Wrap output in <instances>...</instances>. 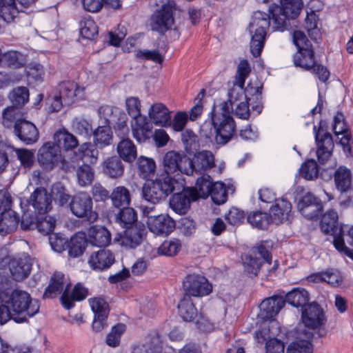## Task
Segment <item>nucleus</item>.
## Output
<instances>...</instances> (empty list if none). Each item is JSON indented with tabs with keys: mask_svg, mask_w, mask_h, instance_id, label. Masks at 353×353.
Wrapping results in <instances>:
<instances>
[{
	"mask_svg": "<svg viewBox=\"0 0 353 353\" xmlns=\"http://www.w3.org/2000/svg\"><path fill=\"white\" fill-rule=\"evenodd\" d=\"M94 143L99 148L110 145L112 142V132L110 126H99L93 131Z\"/></svg>",
	"mask_w": 353,
	"mask_h": 353,
	"instance_id": "nucleus-41",
	"label": "nucleus"
},
{
	"mask_svg": "<svg viewBox=\"0 0 353 353\" xmlns=\"http://www.w3.org/2000/svg\"><path fill=\"white\" fill-rule=\"evenodd\" d=\"M20 10L15 0H0V17L6 22L12 21Z\"/></svg>",
	"mask_w": 353,
	"mask_h": 353,
	"instance_id": "nucleus-48",
	"label": "nucleus"
},
{
	"mask_svg": "<svg viewBox=\"0 0 353 353\" xmlns=\"http://www.w3.org/2000/svg\"><path fill=\"white\" fill-rule=\"evenodd\" d=\"M123 161L117 155L105 158L101 164L103 174L110 179L121 178L125 171V165Z\"/></svg>",
	"mask_w": 353,
	"mask_h": 353,
	"instance_id": "nucleus-23",
	"label": "nucleus"
},
{
	"mask_svg": "<svg viewBox=\"0 0 353 353\" xmlns=\"http://www.w3.org/2000/svg\"><path fill=\"white\" fill-rule=\"evenodd\" d=\"M301 320L305 327L312 330H318L317 336L313 334L312 338H319L325 334L324 329L321 327L325 323L326 319L321 307L316 302H312L302 310Z\"/></svg>",
	"mask_w": 353,
	"mask_h": 353,
	"instance_id": "nucleus-8",
	"label": "nucleus"
},
{
	"mask_svg": "<svg viewBox=\"0 0 353 353\" xmlns=\"http://www.w3.org/2000/svg\"><path fill=\"white\" fill-rule=\"evenodd\" d=\"M92 199L86 193H79L72 197L70 209L77 217L85 218L89 223L94 222L98 214L92 210Z\"/></svg>",
	"mask_w": 353,
	"mask_h": 353,
	"instance_id": "nucleus-12",
	"label": "nucleus"
},
{
	"mask_svg": "<svg viewBox=\"0 0 353 353\" xmlns=\"http://www.w3.org/2000/svg\"><path fill=\"white\" fill-rule=\"evenodd\" d=\"M281 6L274 4L270 7L272 14L274 28L283 30L288 19H294L300 14L303 3L302 0H281Z\"/></svg>",
	"mask_w": 353,
	"mask_h": 353,
	"instance_id": "nucleus-6",
	"label": "nucleus"
},
{
	"mask_svg": "<svg viewBox=\"0 0 353 353\" xmlns=\"http://www.w3.org/2000/svg\"><path fill=\"white\" fill-rule=\"evenodd\" d=\"M77 176L81 186H87L94 180V172L90 165L85 164L78 168Z\"/></svg>",
	"mask_w": 353,
	"mask_h": 353,
	"instance_id": "nucleus-56",
	"label": "nucleus"
},
{
	"mask_svg": "<svg viewBox=\"0 0 353 353\" xmlns=\"http://www.w3.org/2000/svg\"><path fill=\"white\" fill-rule=\"evenodd\" d=\"M88 295V289L81 283H77L69 295V290L63 291L61 296V302L63 306L70 310L74 307V301H80L85 299Z\"/></svg>",
	"mask_w": 353,
	"mask_h": 353,
	"instance_id": "nucleus-31",
	"label": "nucleus"
},
{
	"mask_svg": "<svg viewBox=\"0 0 353 353\" xmlns=\"http://www.w3.org/2000/svg\"><path fill=\"white\" fill-rule=\"evenodd\" d=\"M54 143L65 150H72L79 145V141L75 136L68 132L65 129L58 130L54 134Z\"/></svg>",
	"mask_w": 353,
	"mask_h": 353,
	"instance_id": "nucleus-37",
	"label": "nucleus"
},
{
	"mask_svg": "<svg viewBox=\"0 0 353 353\" xmlns=\"http://www.w3.org/2000/svg\"><path fill=\"white\" fill-rule=\"evenodd\" d=\"M86 245L85 236L83 233H77L71 237L68 245V254L72 257H78L81 256Z\"/></svg>",
	"mask_w": 353,
	"mask_h": 353,
	"instance_id": "nucleus-47",
	"label": "nucleus"
},
{
	"mask_svg": "<svg viewBox=\"0 0 353 353\" xmlns=\"http://www.w3.org/2000/svg\"><path fill=\"white\" fill-rule=\"evenodd\" d=\"M273 223L279 225L288 221L292 216V204L287 199L281 198L270 208Z\"/></svg>",
	"mask_w": 353,
	"mask_h": 353,
	"instance_id": "nucleus-25",
	"label": "nucleus"
},
{
	"mask_svg": "<svg viewBox=\"0 0 353 353\" xmlns=\"http://www.w3.org/2000/svg\"><path fill=\"white\" fill-rule=\"evenodd\" d=\"M117 151L118 157L128 163L133 162L137 156L136 146L130 139H121L117 144Z\"/></svg>",
	"mask_w": 353,
	"mask_h": 353,
	"instance_id": "nucleus-38",
	"label": "nucleus"
},
{
	"mask_svg": "<svg viewBox=\"0 0 353 353\" xmlns=\"http://www.w3.org/2000/svg\"><path fill=\"white\" fill-rule=\"evenodd\" d=\"M269 12H270V11L269 10ZM270 14H271L272 20L273 21L272 14L271 12H270ZM289 21H290V19L287 20V26L283 30H278V29L274 28V24H273L274 22L272 21V28L274 30L283 31L284 30L288 28V27L289 26V24H288ZM270 26H271V22H270V14L258 10V11L254 12L252 17L251 21L250 22V24H249V31H250V34H252L254 29H255V28L267 30Z\"/></svg>",
	"mask_w": 353,
	"mask_h": 353,
	"instance_id": "nucleus-32",
	"label": "nucleus"
},
{
	"mask_svg": "<svg viewBox=\"0 0 353 353\" xmlns=\"http://www.w3.org/2000/svg\"><path fill=\"white\" fill-rule=\"evenodd\" d=\"M122 112L121 110L110 105H102L98 110V114L100 119H104V123L106 126H110L115 123L117 119Z\"/></svg>",
	"mask_w": 353,
	"mask_h": 353,
	"instance_id": "nucleus-51",
	"label": "nucleus"
},
{
	"mask_svg": "<svg viewBox=\"0 0 353 353\" xmlns=\"http://www.w3.org/2000/svg\"><path fill=\"white\" fill-rule=\"evenodd\" d=\"M210 195L215 204L221 205L224 203L228 198V194L224 184L220 182L214 183L211 187Z\"/></svg>",
	"mask_w": 353,
	"mask_h": 353,
	"instance_id": "nucleus-57",
	"label": "nucleus"
},
{
	"mask_svg": "<svg viewBox=\"0 0 353 353\" xmlns=\"http://www.w3.org/2000/svg\"><path fill=\"white\" fill-rule=\"evenodd\" d=\"M25 63V56L18 51H8L0 57V65L2 68L18 69L22 68Z\"/></svg>",
	"mask_w": 353,
	"mask_h": 353,
	"instance_id": "nucleus-34",
	"label": "nucleus"
},
{
	"mask_svg": "<svg viewBox=\"0 0 353 353\" xmlns=\"http://www.w3.org/2000/svg\"><path fill=\"white\" fill-rule=\"evenodd\" d=\"M110 198L113 205L117 208L128 206L131 200L130 192L124 186L115 188L110 194Z\"/></svg>",
	"mask_w": 353,
	"mask_h": 353,
	"instance_id": "nucleus-49",
	"label": "nucleus"
},
{
	"mask_svg": "<svg viewBox=\"0 0 353 353\" xmlns=\"http://www.w3.org/2000/svg\"><path fill=\"white\" fill-rule=\"evenodd\" d=\"M80 34L88 39H93L98 34V27L90 17H85L81 21Z\"/></svg>",
	"mask_w": 353,
	"mask_h": 353,
	"instance_id": "nucleus-52",
	"label": "nucleus"
},
{
	"mask_svg": "<svg viewBox=\"0 0 353 353\" xmlns=\"http://www.w3.org/2000/svg\"><path fill=\"white\" fill-rule=\"evenodd\" d=\"M178 308L180 316L185 321H193L197 315V310L192 299L186 296L183 295L178 305Z\"/></svg>",
	"mask_w": 353,
	"mask_h": 353,
	"instance_id": "nucleus-45",
	"label": "nucleus"
},
{
	"mask_svg": "<svg viewBox=\"0 0 353 353\" xmlns=\"http://www.w3.org/2000/svg\"><path fill=\"white\" fill-rule=\"evenodd\" d=\"M139 176L145 179L153 176L156 170V163L153 159L140 156L137 161Z\"/></svg>",
	"mask_w": 353,
	"mask_h": 353,
	"instance_id": "nucleus-46",
	"label": "nucleus"
},
{
	"mask_svg": "<svg viewBox=\"0 0 353 353\" xmlns=\"http://www.w3.org/2000/svg\"><path fill=\"white\" fill-rule=\"evenodd\" d=\"M312 346L307 340H299L291 343L286 353H312Z\"/></svg>",
	"mask_w": 353,
	"mask_h": 353,
	"instance_id": "nucleus-64",
	"label": "nucleus"
},
{
	"mask_svg": "<svg viewBox=\"0 0 353 353\" xmlns=\"http://www.w3.org/2000/svg\"><path fill=\"white\" fill-rule=\"evenodd\" d=\"M134 138L139 143L145 142L152 136V125L145 119H137L132 125Z\"/></svg>",
	"mask_w": 353,
	"mask_h": 353,
	"instance_id": "nucleus-35",
	"label": "nucleus"
},
{
	"mask_svg": "<svg viewBox=\"0 0 353 353\" xmlns=\"http://www.w3.org/2000/svg\"><path fill=\"white\" fill-rule=\"evenodd\" d=\"M250 41V52L255 57H259L264 46L266 30L254 29Z\"/></svg>",
	"mask_w": 353,
	"mask_h": 353,
	"instance_id": "nucleus-50",
	"label": "nucleus"
},
{
	"mask_svg": "<svg viewBox=\"0 0 353 353\" xmlns=\"http://www.w3.org/2000/svg\"><path fill=\"white\" fill-rule=\"evenodd\" d=\"M83 92V88L74 81H63L59 85V95L63 99L65 105L72 104L76 97L82 94Z\"/></svg>",
	"mask_w": 353,
	"mask_h": 353,
	"instance_id": "nucleus-29",
	"label": "nucleus"
},
{
	"mask_svg": "<svg viewBox=\"0 0 353 353\" xmlns=\"http://www.w3.org/2000/svg\"><path fill=\"white\" fill-rule=\"evenodd\" d=\"M299 172L300 175L307 180L316 179L319 174L317 163L313 159L307 160L301 165Z\"/></svg>",
	"mask_w": 353,
	"mask_h": 353,
	"instance_id": "nucleus-55",
	"label": "nucleus"
},
{
	"mask_svg": "<svg viewBox=\"0 0 353 353\" xmlns=\"http://www.w3.org/2000/svg\"><path fill=\"white\" fill-rule=\"evenodd\" d=\"M110 241L111 234L105 227L92 225L88 230V241L93 245L107 246Z\"/></svg>",
	"mask_w": 353,
	"mask_h": 353,
	"instance_id": "nucleus-30",
	"label": "nucleus"
},
{
	"mask_svg": "<svg viewBox=\"0 0 353 353\" xmlns=\"http://www.w3.org/2000/svg\"><path fill=\"white\" fill-rule=\"evenodd\" d=\"M336 188L341 193H349L353 191V179L352 171L344 165L339 166L334 173Z\"/></svg>",
	"mask_w": 353,
	"mask_h": 353,
	"instance_id": "nucleus-27",
	"label": "nucleus"
},
{
	"mask_svg": "<svg viewBox=\"0 0 353 353\" xmlns=\"http://www.w3.org/2000/svg\"><path fill=\"white\" fill-rule=\"evenodd\" d=\"M154 4L161 9L152 16L151 27L161 34L172 28L174 24L173 6L169 0H154Z\"/></svg>",
	"mask_w": 353,
	"mask_h": 353,
	"instance_id": "nucleus-7",
	"label": "nucleus"
},
{
	"mask_svg": "<svg viewBox=\"0 0 353 353\" xmlns=\"http://www.w3.org/2000/svg\"><path fill=\"white\" fill-rule=\"evenodd\" d=\"M214 183L210 180V176L207 174L197 179L194 188L187 189L194 192L196 200L198 198L205 199L210 195L211 187Z\"/></svg>",
	"mask_w": 353,
	"mask_h": 353,
	"instance_id": "nucleus-44",
	"label": "nucleus"
},
{
	"mask_svg": "<svg viewBox=\"0 0 353 353\" xmlns=\"http://www.w3.org/2000/svg\"><path fill=\"white\" fill-rule=\"evenodd\" d=\"M80 157L90 163H95L99 156V151L95 144L85 143L79 149Z\"/></svg>",
	"mask_w": 353,
	"mask_h": 353,
	"instance_id": "nucleus-54",
	"label": "nucleus"
},
{
	"mask_svg": "<svg viewBox=\"0 0 353 353\" xmlns=\"http://www.w3.org/2000/svg\"><path fill=\"white\" fill-rule=\"evenodd\" d=\"M72 127L77 133L85 137H90L94 131L92 123L85 119H75Z\"/></svg>",
	"mask_w": 353,
	"mask_h": 353,
	"instance_id": "nucleus-62",
	"label": "nucleus"
},
{
	"mask_svg": "<svg viewBox=\"0 0 353 353\" xmlns=\"http://www.w3.org/2000/svg\"><path fill=\"white\" fill-rule=\"evenodd\" d=\"M294 63L297 67L311 70L316 64L314 51L310 48L299 50V52L294 56Z\"/></svg>",
	"mask_w": 353,
	"mask_h": 353,
	"instance_id": "nucleus-39",
	"label": "nucleus"
},
{
	"mask_svg": "<svg viewBox=\"0 0 353 353\" xmlns=\"http://www.w3.org/2000/svg\"><path fill=\"white\" fill-rule=\"evenodd\" d=\"M285 301L281 296H273L264 299L260 304V315L265 321L275 317L284 307Z\"/></svg>",
	"mask_w": 353,
	"mask_h": 353,
	"instance_id": "nucleus-24",
	"label": "nucleus"
},
{
	"mask_svg": "<svg viewBox=\"0 0 353 353\" xmlns=\"http://www.w3.org/2000/svg\"><path fill=\"white\" fill-rule=\"evenodd\" d=\"M13 127L14 135L26 145L33 144L38 141L39 130L33 123L26 119H19Z\"/></svg>",
	"mask_w": 353,
	"mask_h": 353,
	"instance_id": "nucleus-18",
	"label": "nucleus"
},
{
	"mask_svg": "<svg viewBox=\"0 0 353 353\" xmlns=\"http://www.w3.org/2000/svg\"><path fill=\"white\" fill-rule=\"evenodd\" d=\"M348 130L344 115L341 112H337L334 118V132L336 136H342L340 138L339 143L342 145L344 152L347 154L353 155V140L348 132Z\"/></svg>",
	"mask_w": 353,
	"mask_h": 353,
	"instance_id": "nucleus-20",
	"label": "nucleus"
},
{
	"mask_svg": "<svg viewBox=\"0 0 353 353\" xmlns=\"http://www.w3.org/2000/svg\"><path fill=\"white\" fill-rule=\"evenodd\" d=\"M177 191L171 197L170 205L171 208L177 214H184L187 212L192 201H196V196L192 191H188L183 183V188Z\"/></svg>",
	"mask_w": 353,
	"mask_h": 353,
	"instance_id": "nucleus-17",
	"label": "nucleus"
},
{
	"mask_svg": "<svg viewBox=\"0 0 353 353\" xmlns=\"http://www.w3.org/2000/svg\"><path fill=\"white\" fill-rule=\"evenodd\" d=\"M127 121L128 117L125 112H122L117 119L115 123L112 124L117 137H119L121 140L128 139L129 128L127 125Z\"/></svg>",
	"mask_w": 353,
	"mask_h": 353,
	"instance_id": "nucleus-58",
	"label": "nucleus"
},
{
	"mask_svg": "<svg viewBox=\"0 0 353 353\" xmlns=\"http://www.w3.org/2000/svg\"><path fill=\"white\" fill-rule=\"evenodd\" d=\"M52 196L44 188H37L28 199V209L26 212L33 215H45L52 208Z\"/></svg>",
	"mask_w": 353,
	"mask_h": 353,
	"instance_id": "nucleus-11",
	"label": "nucleus"
},
{
	"mask_svg": "<svg viewBox=\"0 0 353 353\" xmlns=\"http://www.w3.org/2000/svg\"><path fill=\"white\" fill-rule=\"evenodd\" d=\"M321 230L326 234L332 235L333 243L336 249L353 259V250L349 249L345 245L343 236L345 229L339 227L338 214L334 210H328L325 213L321 220Z\"/></svg>",
	"mask_w": 353,
	"mask_h": 353,
	"instance_id": "nucleus-5",
	"label": "nucleus"
},
{
	"mask_svg": "<svg viewBox=\"0 0 353 353\" xmlns=\"http://www.w3.org/2000/svg\"><path fill=\"white\" fill-rule=\"evenodd\" d=\"M56 220L51 216L33 215L30 212H24L21 216L20 226L23 230L37 229L43 235L50 234L53 232Z\"/></svg>",
	"mask_w": 353,
	"mask_h": 353,
	"instance_id": "nucleus-9",
	"label": "nucleus"
},
{
	"mask_svg": "<svg viewBox=\"0 0 353 353\" xmlns=\"http://www.w3.org/2000/svg\"><path fill=\"white\" fill-rule=\"evenodd\" d=\"M150 232L159 236H168L175 228V221L168 214L150 216L147 219Z\"/></svg>",
	"mask_w": 353,
	"mask_h": 353,
	"instance_id": "nucleus-19",
	"label": "nucleus"
},
{
	"mask_svg": "<svg viewBox=\"0 0 353 353\" xmlns=\"http://www.w3.org/2000/svg\"><path fill=\"white\" fill-rule=\"evenodd\" d=\"M247 221L252 227L260 230H265L273 223L270 214L260 210L250 212Z\"/></svg>",
	"mask_w": 353,
	"mask_h": 353,
	"instance_id": "nucleus-40",
	"label": "nucleus"
},
{
	"mask_svg": "<svg viewBox=\"0 0 353 353\" xmlns=\"http://www.w3.org/2000/svg\"><path fill=\"white\" fill-rule=\"evenodd\" d=\"M90 307L94 316H108L109 314V307L107 302L102 298L96 297L89 299Z\"/></svg>",
	"mask_w": 353,
	"mask_h": 353,
	"instance_id": "nucleus-63",
	"label": "nucleus"
},
{
	"mask_svg": "<svg viewBox=\"0 0 353 353\" xmlns=\"http://www.w3.org/2000/svg\"><path fill=\"white\" fill-rule=\"evenodd\" d=\"M181 248V241L172 239L165 241L158 248V253L168 256H175Z\"/></svg>",
	"mask_w": 353,
	"mask_h": 353,
	"instance_id": "nucleus-53",
	"label": "nucleus"
},
{
	"mask_svg": "<svg viewBox=\"0 0 353 353\" xmlns=\"http://www.w3.org/2000/svg\"><path fill=\"white\" fill-rule=\"evenodd\" d=\"M297 208L305 218L313 219L321 214L323 203L313 194L307 192L299 199Z\"/></svg>",
	"mask_w": 353,
	"mask_h": 353,
	"instance_id": "nucleus-16",
	"label": "nucleus"
},
{
	"mask_svg": "<svg viewBox=\"0 0 353 353\" xmlns=\"http://www.w3.org/2000/svg\"><path fill=\"white\" fill-rule=\"evenodd\" d=\"M164 172L157 174L154 180L145 183L142 188V195L152 203L165 199L174 190L183 188V181L171 176L181 174L192 175L194 173L193 161L183 152L174 150L165 153L163 159Z\"/></svg>",
	"mask_w": 353,
	"mask_h": 353,
	"instance_id": "nucleus-1",
	"label": "nucleus"
},
{
	"mask_svg": "<svg viewBox=\"0 0 353 353\" xmlns=\"http://www.w3.org/2000/svg\"><path fill=\"white\" fill-rule=\"evenodd\" d=\"M315 141L317 145L316 155L319 161L323 164L331 157L334 144L332 136L322 127L314 126Z\"/></svg>",
	"mask_w": 353,
	"mask_h": 353,
	"instance_id": "nucleus-15",
	"label": "nucleus"
},
{
	"mask_svg": "<svg viewBox=\"0 0 353 353\" xmlns=\"http://www.w3.org/2000/svg\"><path fill=\"white\" fill-rule=\"evenodd\" d=\"M309 293L305 289L294 288L287 293L284 300L295 307H301L302 310L309 304Z\"/></svg>",
	"mask_w": 353,
	"mask_h": 353,
	"instance_id": "nucleus-36",
	"label": "nucleus"
},
{
	"mask_svg": "<svg viewBox=\"0 0 353 353\" xmlns=\"http://www.w3.org/2000/svg\"><path fill=\"white\" fill-rule=\"evenodd\" d=\"M19 217L12 210H7L0 214V234L6 235L13 232L17 228Z\"/></svg>",
	"mask_w": 353,
	"mask_h": 353,
	"instance_id": "nucleus-33",
	"label": "nucleus"
},
{
	"mask_svg": "<svg viewBox=\"0 0 353 353\" xmlns=\"http://www.w3.org/2000/svg\"><path fill=\"white\" fill-rule=\"evenodd\" d=\"M114 261V254L107 249H100L92 252L88 259L90 267L96 271H103L110 268Z\"/></svg>",
	"mask_w": 353,
	"mask_h": 353,
	"instance_id": "nucleus-22",
	"label": "nucleus"
},
{
	"mask_svg": "<svg viewBox=\"0 0 353 353\" xmlns=\"http://www.w3.org/2000/svg\"><path fill=\"white\" fill-rule=\"evenodd\" d=\"M171 112L161 103L153 104L149 110V117L156 125L168 127L172 125Z\"/></svg>",
	"mask_w": 353,
	"mask_h": 353,
	"instance_id": "nucleus-28",
	"label": "nucleus"
},
{
	"mask_svg": "<svg viewBox=\"0 0 353 353\" xmlns=\"http://www.w3.org/2000/svg\"><path fill=\"white\" fill-rule=\"evenodd\" d=\"M184 296L201 297L208 295L212 290V285L207 279L199 274H188L183 281Z\"/></svg>",
	"mask_w": 353,
	"mask_h": 353,
	"instance_id": "nucleus-13",
	"label": "nucleus"
},
{
	"mask_svg": "<svg viewBox=\"0 0 353 353\" xmlns=\"http://www.w3.org/2000/svg\"><path fill=\"white\" fill-rule=\"evenodd\" d=\"M32 261L29 256L21 257L12 260L9 269L13 279L21 281L28 276L32 269Z\"/></svg>",
	"mask_w": 353,
	"mask_h": 353,
	"instance_id": "nucleus-26",
	"label": "nucleus"
},
{
	"mask_svg": "<svg viewBox=\"0 0 353 353\" xmlns=\"http://www.w3.org/2000/svg\"><path fill=\"white\" fill-rule=\"evenodd\" d=\"M71 283L69 279L64 274L56 272L52 276L48 286L46 288L43 297L44 299H52L56 297L63 291L70 290Z\"/></svg>",
	"mask_w": 353,
	"mask_h": 353,
	"instance_id": "nucleus-21",
	"label": "nucleus"
},
{
	"mask_svg": "<svg viewBox=\"0 0 353 353\" xmlns=\"http://www.w3.org/2000/svg\"><path fill=\"white\" fill-rule=\"evenodd\" d=\"M194 172H201L210 170L215 165L214 157L212 152L203 150L196 155Z\"/></svg>",
	"mask_w": 353,
	"mask_h": 353,
	"instance_id": "nucleus-43",
	"label": "nucleus"
},
{
	"mask_svg": "<svg viewBox=\"0 0 353 353\" xmlns=\"http://www.w3.org/2000/svg\"><path fill=\"white\" fill-rule=\"evenodd\" d=\"M63 158L61 155L59 147L54 142H46L39 149L37 160L43 169L51 170L59 163L62 162Z\"/></svg>",
	"mask_w": 353,
	"mask_h": 353,
	"instance_id": "nucleus-14",
	"label": "nucleus"
},
{
	"mask_svg": "<svg viewBox=\"0 0 353 353\" xmlns=\"http://www.w3.org/2000/svg\"><path fill=\"white\" fill-rule=\"evenodd\" d=\"M319 17L314 11L307 12L304 22V28L312 40L318 42L321 39L320 28L318 27Z\"/></svg>",
	"mask_w": 353,
	"mask_h": 353,
	"instance_id": "nucleus-42",
	"label": "nucleus"
},
{
	"mask_svg": "<svg viewBox=\"0 0 353 353\" xmlns=\"http://www.w3.org/2000/svg\"><path fill=\"white\" fill-rule=\"evenodd\" d=\"M54 199L60 206H69L72 199L71 196L67 192L65 188L61 184L56 185L52 188Z\"/></svg>",
	"mask_w": 353,
	"mask_h": 353,
	"instance_id": "nucleus-60",
	"label": "nucleus"
},
{
	"mask_svg": "<svg viewBox=\"0 0 353 353\" xmlns=\"http://www.w3.org/2000/svg\"><path fill=\"white\" fill-rule=\"evenodd\" d=\"M127 121L128 117L125 112H122L117 119L115 123L112 124L117 137H119L121 140L128 139L129 128L127 125Z\"/></svg>",
	"mask_w": 353,
	"mask_h": 353,
	"instance_id": "nucleus-59",
	"label": "nucleus"
},
{
	"mask_svg": "<svg viewBox=\"0 0 353 353\" xmlns=\"http://www.w3.org/2000/svg\"><path fill=\"white\" fill-rule=\"evenodd\" d=\"M270 247L269 243L265 241L253 248L252 254L247 256L244 262L245 270L248 273L256 276L263 262L271 264Z\"/></svg>",
	"mask_w": 353,
	"mask_h": 353,
	"instance_id": "nucleus-10",
	"label": "nucleus"
},
{
	"mask_svg": "<svg viewBox=\"0 0 353 353\" xmlns=\"http://www.w3.org/2000/svg\"><path fill=\"white\" fill-rule=\"evenodd\" d=\"M116 221L125 228L124 234L121 236V245L135 248L141 243L145 228L143 224L137 222V214L133 208H121L116 215Z\"/></svg>",
	"mask_w": 353,
	"mask_h": 353,
	"instance_id": "nucleus-3",
	"label": "nucleus"
},
{
	"mask_svg": "<svg viewBox=\"0 0 353 353\" xmlns=\"http://www.w3.org/2000/svg\"><path fill=\"white\" fill-rule=\"evenodd\" d=\"M125 330V325L118 323L112 327L111 332L107 335L106 343L110 347H117L120 343L121 336Z\"/></svg>",
	"mask_w": 353,
	"mask_h": 353,
	"instance_id": "nucleus-61",
	"label": "nucleus"
},
{
	"mask_svg": "<svg viewBox=\"0 0 353 353\" xmlns=\"http://www.w3.org/2000/svg\"><path fill=\"white\" fill-rule=\"evenodd\" d=\"M231 114L230 103H221L219 106L213 105L210 117L215 130V141L217 144H226L234 134L236 123Z\"/></svg>",
	"mask_w": 353,
	"mask_h": 353,
	"instance_id": "nucleus-4",
	"label": "nucleus"
},
{
	"mask_svg": "<svg viewBox=\"0 0 353 353\" xmlns=\"http://www.w3.org/2000/svg\"><path fill=\"white\" fill-rule=\"evenodd\" d=\"M14 283L6 275L0 274V301L6 303L14 313L13 321L17 323L28 322L39 311L37 299H32L27 292L14 288Z\"/></svg>",
	"mask_w": 353,
	"mask_h": 353,
	"instance_id": "nucleus-2",
	"label": "nucleus"
}]
</instances>
